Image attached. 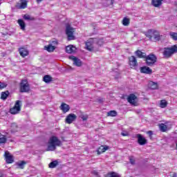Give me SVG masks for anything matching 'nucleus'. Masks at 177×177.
Listing matches in <instances>:
<instances>
[{
	"label": "nucleus",
	"instance_id": "5fc2aeb1",
	"mask_svg": "<svg viewBox=\"0 0 177 177\" xmlns=\"http://www.w3.org/2000/svg\"><path fill=\"white\" fill-rule=\"evenodd\" d=\"M21 165H23V161H21L19 164V166L21 167Z\"/></svg>",
	"mask_w": 177,
	"mask_h": 177
},
{
	"label": "nucleus",
	"instance_id": "6e6552de",
	"mask_svg": "<svg viewBox=\"0 0 177 177\" xmlns=\"http://www.w3.org/2000/svg\"><path fill=\"white\" fill-rule=\"evenodd\" d=\"M85 45L86 49L87 50H89V52L93 51V49H95V47L96 46L93 39H89L88 40H87L85 43Z\"/></svg>",
	"mask_w": 177,
	"mask_h": 177
},
{
	"label": "nucleus",
	"instance_id": "cd10ccee",
	"mask_svg": "<svg viewBox=\"0 0 177 177\" xmlns=\"http://www.w3.org/2000/svg\"><path fill=\"white\" fill-rule=\"evenodd\" d=\"M105 177H121V176L116 172L111 171V172L107 173Z\"/></svg>",
	"mask_w": 177,
	"mask_h": 177
},
{
	"label": "nucleus",
	"instance_id": "3c124183",
	"mask_svg": "<svg viewBox=\"0 0 177 177\" xmlns=\"http://www.w3.org/2000/svg\"><path fill=\"white\" fill-rule=\"evenodd\" d=\"M171 177H177V174L176 173H174Z\"/></svg>",
	"mask_w": 177,
	"mask_h": 177
},
{
	"label": "nucleus",
	"instance_id": "4c0bfd02",
	"mask_svg": "<svg viewBox=\"0 0 177 177\" xmlns=\"http://www.w3.org/2000/svg\"><path fill=\"white\" fill-rule=\"evenodd\" d=\"M28 55H29L28 50L24 48V50H23V57H26V56H28Z\"/></svg>",
	"mask_w": 177,
	"mask_h": 177
},
{
	"label": "nucleus",
	"instance_id": "4468645a",
	"mask_svg": "<svg viewBox=\"0 0 177 177\" xmlns=\"http://www.w3.org/2000/svg\"><path fill=\"white\" fill-rule=\"evenodd\" d=\"M69 59L73 60V64H75V66H77V67H81V66H82V62H81V59H78L77 57L74 56H69Z\"/></svg>",
	"mask_w": 177,
	"mask_h": 177
},
{
	"label": "nucleus",
	"instance_id": "412c9836",
	"mask_svg": "<svg viewBox=\"0 0 177 177\" xmlns=\"http://www.w3.org/2000/svg\"><path fill=\"white\" fill-rule=\"evenodd\" d=\"M135 55L137 57H139V59H145L146 57V53L140 51V50H136Z\"/></svg>",
	"mask_w": 177,
	"mask_h": 177
},
{
	"label": "nucleus",
	"instance_id": "a19ab883",
	"mask_svg": "<svg viewBox=\"0 0 177 177\" xmlns=\"http://www.w3.org/2000/svg\"><path fill=\"white\" fill-rule=\"evenodd\" d=\"M80 118H82L83 121H86V120H88V115H82Z\"/></svg>",
	"mask_w": 177,
	"mask_h": 177
},
{
	"label": "nucleus",
	"instance_id": "1a4fd4ad",
	"mask_svg": "<svg viewBox=\"0 0 177 177\" xmlns=\"http://www.w3.org/2000/svg\"><path fill=\"white\" fill-rule=\"evenodd\" d=\"M20 102V100L16 101L15 106L10 109V114H18L21 110Z\"/></svg>",
	"mask_w": 177,
	"mask_h": 177
},
{
	"label": "nucleus",
	"instance_id": "9b49d317",
	"mask_svg": "<svg viewBox=\"0 0 177 177\" xmlns=\"http://www.w3.org/2000/svg\"><path fill=\"white\" fill-rule=\"evenodd\" d=\"M136 138H138V143L140 146H145V145H147V140L146 138L143 137L142 134L138 133L136 135Z\"/></svg>",
	"mask_w": 177,
	"mask_h": 177
},
{
	"label": "nucleus",
	"instance_id": "a18cd8bd",
	"mask_svg": "<svg viewBox=\"0 0 177 177\" xmlns=\"http://www.w3.org/2000/svg\"><path fill=\"white\" fill-rule=\"evenodd\" d=\"M20 92L23 93V80H21L20 83Z\"/></svg>",
	"mask_w": 177,
	"mask_h": 177
},
{
	"label": "nucleus",
	"instance_id": "72a5a7b5",
	"mask_svg": "<svg viewBox=\"0 0 177 177\" xmlns=\"http://www.w3.org/2000/svg\"><path fill=\"white\" fill-rule=\"evenodd\" d=\"M6 142V137L0 133V144Z\"/></svg>",
	"mask_w": 177,
	"mask_h": 177
},
{
	"label": "nucleus",
	"instance_id": "0eeeda50",
	"mask_svg": "<svg viewBox=\"0 0 177 177\" xmlns=\"http://www.w3.org/2000/svg\"><path fill=\"white\" fill-rule=\"evenodd\" d=\"M127 102L131 104V106H138V97L135 94L131 93L127 97Z\"/></svg>",
	"mask_w": 177,
	"mask_h": 177
},
{
	"label": "nucleus",
	"instance_id": "f704fd0d",
	"mask_svg": "<svg viewBox=\"0 0 177 177\" xmlns=\"http://www.w3.org/2000/svg\"><path fill=\"white\" fill-rule=\"evenodd\" d=\"M15 8L16 9H23V0H20V2L17 3Z\"/></svg>",
	"mask_w": 177,
	"mask_h": 177
},
{
	"label": "nucleus",
	"instance_id": "c03bdc74",
	"mask_svg": "<svg viewBox=\"0 0 177 177\" xmlns=\"http://www.w3.org/2000/svg\"><path fill=\"white\" fill-rule=\"evenodd\" d=\"M122 136H128L129 135V133L128 131H123L121 133Z\"/></svg>",
	"mask_w": 177,
	"mask_h": 177
},
{
	"label": "nucleus",
	"instance_id": "4be33fe9",
	"mask_svg": "<svg viewBox=\"0 0 177 177\" xmlns=\"http://www.w3.org/2000/svg\"><path fill=\"white\" fill-rule=\"evenodd\" d=\"M122 24L124 26V27H128L131 24V19L128 17H124L122 20Z\"/></svg>",
	"mask_w": 177,
	"mask_h": 177
},
{
	"label": "nucleus",
	"instance_id": "7c9ffc66",
	"mask_svg": "<svg viewBox=\"0 0 177 177\" xmlns=\"http://www.w3.org/2000/svg\"><path fill=\"white\" fill-rule=\"evenodd\" d=\"M167 106H168V102H167L165 100H162L160 104V106L161 107V109H165Z\"/></svg>",
	"mask_w": 177,
	"mask_h": 177
},
{
	"label": "nucleus",
	"instance_id": "c756f323",
	"mask_svg": "<svg viewBox=\"0 0 177 177\" xmlns=\"http://www.w3.org/2000/svg\"><path fill=\"white\" fill-rule=\"evenodd\" d=\"M58 164H59V162H57V160H54L49 163L48 167L49 168H56Z\"/></svg>",
	"mask_w": 177,
	"mask_h": 177
},
{
	"label": "nucleus",
	"instance_id": "39448f33",
	"mask_svg": "<svg viewBox=\"0 0 177 177\" xmlns=\"http://www.w3.org/2000/svg\"><path fill=\"white\" fill-rule=\"evenodd\" d=\"M66 34L68 37V41H73L75 39L74 37V28H73L70 25L66 26Z\"/></svg>",
	"mask_w": 177,
	"mask_h": 177
},
{
	"label": "nucleus",
	"instance_id": "37998d69",
	"mask_svg": "<svg viewBox=\"0 0 177 177\" xmlns=\"http://www.w3.org/2000/svg\"><path fill=\"white\" fill-rule=\"evenodd\" d=\"M92 174H93V175H95V176H98V177L100 176L99 175V172L97 171H96V170L93 171Z\"/></svg>",
	"mask_w": 177,
	"mask_h": 177
},
{
	"label": "nucleus",
	"instance_id": "2eb2a0df",
	"mask_svg": "<svg viewBox=\"0 0 177 177\" xmlns=\"http://www.w3.org/2000/svg\"><path fill=\"white\" fill-rule=\"evenodd\" d=\"M23 92H26V93H28L31 89L30 88V84L27 82V80H23Z\"/></svg>",
	"mask_w": 177,
	"mask_h": 177
},
{
	"label": "nucleus",
	"instance_id": "473e14b6",
	"mask_svg": "<svg viewBox=\"0 0 177 177\" xmlns=\"http://www.w3.org/2000/svg\"><path fill=\"white\" fill-rule=\"evenodd\" d=\"M169 35H170L171 38H172V39H174V41H177V33L176 32H170Z\"/></svg>",
	"mask_w": 177,
	"mask_h": 177
},
{
	"label": "nucleus",
	"instance_id": "5701e85b",
	"mask_svg": "<svg viewBox=\"0 0 177 177\" xmlns=\"http://www.w3.org/2000/svg\"><path fill=\"white\" fill-rule=\"evenodd\" d=\"M94 44H95V46L97 45V46H103V44H104V41H103L102 39H96L94 38Z\"/></svg>",
	"mask_w": 177,
	"mask_h": 177
},
{
	"label": "nucleus",
	"instance_id": "aec40b11",
	"mask_svg": "<svg viewBox=\"0 0 177 177\" xmlns=\"http://www.w3.org/2000/svg\"><path fill=\"white\" fill-rule=\"evenodd\" d=\"M76 48L73 45H69L66 47V53H74L76 50Z\"/></svg>",
	"mask_w": 177,
	"mask_h": 177
},
{
	"label": "nucleus",
	"instance_id": "79ce46f5",
	"mask_svg": "<svg viewBox=\"0 0 177 177\" xmlns=\"http://www.w3.org/2000/svg\"><path fill=\"white\" fill-rule=\"evenodd\" d=\"M147 133L149 136V138H150V139H151V138H153V131H148L147 132Z\"/></svg>",
	"mask_w": 177,
	"mask_h": 177
},
{
	"label": "nucleus",
	"instance_id": "dca6fc26",
	"mask_svg": "<svg viewBox=\"0 0 177 177\" xmlns=\"http://www.w3.org/2000/svg\"><path fill=\"white\" fill-rule=\"evenodd\" d=\"M109 150V147L107 146H103L101 145L97 149V156H100V154L104 153L106 151Z\"/></svg>",
	"mask_w": 177,
	"mask_h": 177
},
{
	"label": "nucleus",
	"instance_id": "f257e3e1",
	"mask_svg": "<svg viewBox=\"0 0 177 177\" xmlns=\"http://www.w3.org/2000/svg\"><path fill=\"white\" fill-rule=\"evenodd\" d=\"M62 146V141L56 136L50 138L46 151H55L56 147Z\"/></svg>",
	"mask_w": 177,
	"mask_h": 177
},
{
	"label": "nucleus",
	"instance_id": "8fccbe9b",
	"mask_svg": "<svg viewBox=\"0 0 177 177\" xmlns=\"http://www.w3.org/2000/svg\"><path fill=\"white\" fill-rule=\"evenodd\" d=\"M104 101V100L103 98L98 100L99 103H103Z\"/></svg>",
	"mask_w": 177,
	"mask_h": 177
},
{
	"label": "nucleus",
	"instance_id": "c9c22d12",
	"mask_svg": "<svg viewBox=\"0 0 177 177\" xmlns=\"http://www.w3.org/2000/svg\"><path fill=\"white\" fill-rule=\"evenodd\" d=\"M129 162L132 165H135V162H136V160H135V158H133V156H129Z\"/></svg>",
	"mask_w": 177,
	"mask_h": 177
},
{
	"label": "nucleus",
	"instance_id": "a211bd4d",
	"mask_svg": "<svg viewBox=\"0 0 177 177\" xmlns=\"http://www.w3.org/2000/svg\"><path fill=\"white\" fill-rule=\"evenodd\" d=\"M148 88L149 89H152L153 91L158 89V84L157 82L151 81L148 83Z\"/></svg>",
	"mask_w": 177,
	"mask_h": 177
},
{
	"label": "nucleus",
	"instance_id": "20e7f679",
	"mask_svg": "<svg viewBox=\"0 0 177 177\" xmlns=\"http://www.w3.org/2000/svg\"><path fill=\"white\" fill-rule=\"evenodd\" d=\"M145 62L147 66H153L157 62V57L154 54H149L147 56H145Z\"/></svg>",
	"mask_w": 177,
	"mask_h": 177
},
{
	"label": "nucleus",
	"instance_id": "09e8293b",
	"mask_svg": "<svg viewBox=\"0 0 177 177\" xmlns=\"http://www.w3.org/2000/svg\"><path fill=\"white\" fill-rule=\"evenodd\" d=\"M26 30V23L24 21L23 22V30L24 31Z\"/></svg>",
	"mask_w": 177,
	"mask_h": 177
},
{
	"label": "nucleus",
	"instance_id": "bb28decb",
	"mask_svg": "<svg viewBox=\"0 0 177 177\" xmlns=\"http://www.w3.org/2000/svg\"><path fill=\"white\" fill-rule=\"evenodd\" d=\"M8 96H9V91H6L1 93V99H2V100H6V99H8Z\"/></svg>",
	"mask_w": 177,
	"mask_h": 177
},
{
	"label": "nucleus",
	"instance_id": "6ab92c4d",
	"mask_svg": "<svg viewBox=\"0 0 177 177\" xmlns=\"http://www.w3.org/2000/svg\"><path fill=\"white\" fill-rule=\"evenodd\" d=\"M162 1L164 0H151V5L154 8H160L162 5Z\"/></svg>",
	"mask_w": 177,
	"mask_h": 177
},
{
	"label": "nucleus",
	"instance_id": "9d476101",
	"mask_svg": "<svg viewBox=\"0 0 177 177\" xmlns=\"http://www.w3.org/2000/svg\"><path fill=\"white\" fill-rule=\"evenodd\" d=\"M4 157H5L6 162H7V164H12L15 161V158H13V155H12L8 151H5Z\"/></svg>",
	"mask_w": 177,
	"mask_h": 177
},
{
	"label": "nucleus",
	"instance_id": "2f4dec72",
	"mask_svg": "<svg viewBox=\"0 0 177 177\" xmlns=\"http://www.w3.org/2000/svg\"><path fill=\"white\" fill-rule=\"evenodd\" d=\"M108 117H117V112L115 111H111L107 113Z\"/></svg>",
	"mask_w": 177,
	"mask_h": 177
},
{
	"label": "nucleus",
	"instance_id": "7ed1b4c3",
	"mask_svg": "<svg viewBox=\"0 0 177 177\" xmlns=\"http://www.w3.org/2000/svg\"><path fill=\"white\" fill-rule=\"evenodd\" d=\"M177 52V46L174 45L171 47H167L164 48L163 50V56L166 59H169L174 53H176Z\"/></svg>",
	"mask_w": 177,
	"mask_h": 177
},
{
	"label": "nucleus",
	"instance_id": "b1692460",
	"mask_svg": "<svg viewBox=\"0 0 177 177\" xmlns=\"http://www.w3.org/2000/svg\"><path fill=\"white\" fill-rule=\"evenodd\" d=\"M43 81L46 82V84H49V82H52L53 78L50 75H46L43 77Z\"/></svg>",
	"mask_w": 177,
	"mask_h": 177
},
{
	"label": "nucleus",
	"instance_id": "393cba45",
	"mask_svg": "<svg viewBox=\"0 0 177 177\" xmlns=\"http://www.w3.org/2000/svg\"><path fill=\"white\" fill-rule=\"evenodd\" d=\"M44 49L47 50V52H53V50L56 49V47L52 46V44H48V46H44Z\"/></svg>",
	"mask_w": 177,
	"mask_h": 177
},
{
	"label": "nucleus",
	"instance_id": "f3484780",
	"mask_svg": "<svg viewBox=\"0 0 177 177\" xmlns=\"http://www.w3.org/2000/svg\"><path fill=\"white\" fill-rule=\"evenodd\" d=\"M140 73L142 74H151L153 70L149 68V66H142L140 68Z\"/></svg>",
	"mask_w": 177,
	"mask_h": 177
},
{
	"label": "nucleus",
	"instance_id": "c85d7f7f",
	"mask_svg": "<svg viewBox=\"0 0 177 177\" xmlns=\"http://www.w3.org/2000/svg\"><path fill=\"white\" fill-rule=\"evenodd\" d=\"M24 20H28V21H33L34 20H35V18H34V17H31L28 14L24 15Z\"/></svg>",
	"mask_w": 177,
	"mask_h": 177
},
{
	"label": "nucleus",
	"instance_id": "13d9d810",
	"mask_svg": "<svg viewBox=\"0 0 177 177\" xmlns=\"http://www.w3.org/2000/svg\"><path fill=\"white\" fill-rule=\"evenodd\" d=\"M0 5H1V2H0Z\"/></svg>",
	"mask_w": 177,
	"mask_h": 177
},
{
	"label": "nucleus",
	"instance_id": "f03ea898",
	"mask_svg": "<svg viewBox=\"0 0 177 177\" xmlns=\"http://www.w3.org/2000/svg\"><path fill=\"white\" fill-rule=\"evenodd\" d=\"M146 37L149 38V41L157 42L161 40L162 35H160V32L156 30L150 29L145 33Z\"/></svg>",
	"mask_w": 177,
	"mask_h": 177
},
{
	"label": "nucleus",
	"instance_id": "864d4df0",
	"mask_svg": "<svg viewBox=\"0 0 177 177\" xmlns=\"http://www.w3.org/2000/svg\"><path fill=\"white\" fill-rule=\"evenodd\" d=\"M111 3L112 5H113V4H114V0H111Z\"/></svg>",
	"mask_w": 177,
	"mask_h": 177
},
{
	"label": "nucleus",
	"instance_id": "603ef678",
	"mask_svg": "<svg viewBox=\"0 0 177 177\" xmlns=\"http://www.w3.org/2000/svg\"><path fill=\"white\" fill-rule=\"evenodd\" d=\"M41 1H44V0H37V3H39Z\"/></svg>",
	"mask_w": 177,
	"mask_h": 177
},
{
	"label": "nucleus",
	"instance_id": "a878e982",
	"mask_svg": "<svg viewBox=\"0 0 177 177\" xmlns=\"http://www.w3.org/2000/svg\"><path fill=\"white\" fill-rule=\"evenodd\" d=\"M159 128H160V130L161 131V132H167V131H168V126H167L164 123L160 124Z\"/></svg>",
	"mask_w": 177,
	"mask_h": 177
},
{
	"label": "nucleus",
	"instance_id": "ddd939ff",
	"mask_svg": "<svg viewBox=\"0 0 177 177\" xmlns=\"http://www.w3.org/2000/svg\"><path fill=\"white\" fill-rule=\"evenodd\" d=\"M70 105L62 102L59 106V109L62 111L63 114H66V113H68L70 111Z\"/></svg>",
	"mask_w": 177,
	"mask_h": 177
},
{
	"label": "nucleus",
	"instance_id": "e433bc0d",
	"mask_svg": "<svg viewBox=\"0 0 177 177\" xmlns=\"http://www.w3.org/2000/svg\"><path fill=\"white\" fill-rule=\"evenodd\" d=\"M6 86H8L6 83L0 82V90L3 89V88H6Z\"/></svg>",
	"mask_w": 177,
	"mask_h": 177
},
{
	"label": "nucleus",
	"instance_id": "49530a36",
	"mask_svg": "<svg viewBox=\"0 0 177 177\" xmlns=\"http://www.w3.org/2000/svg\"><path fill=\"white\" fill-rule=\"evenodd\" d=\"M19 54L21 55V56H23V48H19Z\"/></svg>",
	"mask_w": 177,
	"mask_h": 177
},
{
	"label": "nucleus",
	"instance_id": "f8f14e48",
	"mask_svg": "<svg viewBox=\"0 0 177 177\" xmlns=\"http://www.w3.org/2000/svg\"><path fill=\"white\" fill-rule=\"evenodd\" d=\"M75 120H77V115L69 113L65 119V122L66 124H73Z\"/></svg>",
	"mask_w": 177,
	"mask_h": 177
},
{
	"label": "nucleus",
	"instance_id": "58836bf2",
	"mask_svg": "<svg viewBox=\"0 0 177 177\" xmlns=\"http://www.w3.org/2000/svg\"><path fill=\"white\" fill-rule=\"evenodd\" d=\"M18 24L20 26L21 30H23V19H19Z\"/></svg>",
	"mask_w": 177,
	"mask_h": 177
},
{
	"label": "nucleus",
	"instance_id": "de8ad7c7",
	"mask_svg": "<svg viewBox=\"0 0 177 177\" xmlns=\"http://www.w3.org/2000/svg\"><path fill=\"white\" fill-rule=\"evenodd\" d=\"M52 44H53V45H57V44H59V42L57 40H55V41H53Z\"/></svg>",
	"mask_w": 177,
	"mask_h": 177
},
{
	"label": "nucleus",
	"instance_id": "423d86ee",
	"mask_svg": "<svg viewBox=\"0 0 177 177\" xmlns=\"http://www.w3.org/2000/svg\"><path fill=\"white\" fill-rule=\"evenodd\" d=\"M129 65L130 66L131 68H133V70H136V67H138V59L136 57L133 55H131V57H129Z\"/></svg>",
	"mask_w": 177,
	"mask_h": 177
},
{
	"label": "nucleus",
	"instance_id": "6e6d98bb",
	"mask_svg": "<svg viewBox=\"0 0 177 177\" xmlns=\"http://www.w3.org/2000/svg\"><path fill=\"white\" fill-rule=\"evenodd\" d=\"M26 162L25 161H23V165H26Z\"/></svg>",
	"mask_w": 177,
	"mask_h": 177
},
{
	"label": "nucleus",
	"instance_id": "4d7b16f0",
	"mask_svg": "<svg viewBox=\"0 0 177 177\" xmlns=\"http://www.w3.org/2000/svg\"><path fill=\"white\" fill-rule=\"evenodd\" d=\"M0 177H2V174H0Z\"/></svg>",
	"mask_w": 177,
	"mask_h": 177
},
{
	"label": "nucleus",
	"instance_id": "ea45409f",
	"mask_svg": "<svg viewBox=\"0 0 177 177\" xmlns=\"http://www.w3.org/2000/svg\"><path fill=\"white\" fill-rule=\"evenodd\" d=\"M27 3H28V1L23 0V9L27 8Z\"/></svg>",
	"mask_w": 177,
	"mask_h": 177
}]
</instances>
